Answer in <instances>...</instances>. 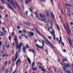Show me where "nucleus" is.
<instances>
[{"label":"nucleus","mask_w":73,"mask_h":73,"mask_svg":"<svg viewBox=\"0 0 73 73\" xmlns=\"http://www.w3.org/2000/svg\"><path fill=\"white\" fill-rule=\"evenodd\" d=\"M37 33H38V35H41V34H40V32H38V31H37Z\"/></svg>","instance_id":"a19ab883"},{"label":"nucleus","mask_w":73,"mask_h":73,"mask_svg":"<svg viewBox=\"0 0 73 73\" xmlns=\"http://www.w3.org/2000/svg\"><path fill=\"white\" fill-rule=\"evenodd\" d=\"M62 61L63 64L65 63V61H67V60H66L64 58L63 59H62Z\"/></svg>","instance_id":"9d476101"},{"label":"nucleus","mask_w":73,"mask_h":73,"mask_svg":"<svg viewBox=\"0 0 73 73\" xmlns=\"http://www.w3.org/2000/svg\"><path fill=\"white\" fill-rule=\"evenodd\" d=\"M67 15L68 16H70V14L69 13H68Z\"/></svg>","instance_id":"c03bdc74"},{"label":"nucleus","mask_w":73,"mask_h":73,"mask_svg":"<svg viewBox=\"0 0 73 73\" xmlns=\"http://www.w3.org/2000/svg\"><path fill=\"white\" fill-rule=\"evenodd\" d=\"M28 9H30L31 12H33V10H32V8H30Z\"/></svg>","instance_id":"6ab92c4d"},{"label":"nucleus","mask_w":73,"mask_h":73,"mask_svg":"<svg viewBox=\"0 0 73 73\" xmlns=\"http://www.w3.org/2000/svg\"><path fill=\"white\" fill-rule=\"evenodd\" d=\"M66 64L67 65V66H68V68H70V65L69 64Z\"/></svg>","instance_id":"393cba45"},{"label":"nucleus","mask_w":73,"mask_h":73,"mask_svg":"<svg viewBox=\"0 0 73 73\" xmlns=\"http://www.w3.org/2000/svg\"><path fill=\"white\" fill-rule=\"evenodd\" d=\"M26 47H27V48H29V46L28 45V44H27L26 45Z\"/></svg>","instance_id":"f704fd0d"},{"label":"nucleus","mask_w":73,"mask_h":73,"mask_svg":"<svg viewBox=\"0 0 73 73\" xmlns=\"http://www.w3.org/2000/svg\"><path fill=\"white\" fill-rule=\"evenodd\" d=\"M15 44L17 45H19V44H18V43L17 42V41H15Z\"/></svg>","instance_id":"7c9ffc66"},{"label":"nucleus","mask_w":73,"mask_h":73,"mask_svg":"<svg viewBox=\"0 0 73 73\" xmlns=\"http://www.w3.org/2000/svg\"><path fill=\"white\" fill-rule=\"evenodd\" d=\"M25 24H26L27 25H28V26H29V27H31V25H30V24L28 23L25 22Z\"/></svg>","instance_id":"ddd939ff"},{"label":"nucleus","mask_w":73,"mask_h":73,"mask_svg":"<svg viewBox=\"0 0 73 73\" xmlns=\"http://www.w3.org/2000/svg\"><path fill=\"white\" fill-rule=\"evenodd\" d=\"M23 52L24 53H25L26 52V51L25 50V49H26V47H25V46H23Z\"/></svg>","instance_id":"6e6552de"},{"label":"nucleus","mask_w":73,"mask_h":73,"mask_svg":"<svg viewBox=\"0 0 73 73\" xmlns=\"http://www.w3.org/2000/svg\"><path fill=\"white\" fill-rule=\"evenodd\" d=\"M60 40L61 41V42H62V39H61V36L60 37Z\"/></svg>","instance_id":"5fc2aeb1"},{"label":"nucleus","mask_w":73,"mask_h":73,"mask_svg":"<svg viewBox=\"0 0 73 73\" xmlns=\"http://www.w3.org/2000/svg\"><path fill=\"white\" fill-rule=\"evenodd\" d=\"M69 43H70V45L72 46V41H71V40H70V41H69Z\"/></svg>","instance_id":"cd10ccee"},{"label":"nucleus","mask_w":73,"mask_h":73,"mask_svg":"<svg viewBox=\"0 0 73 73\" xmlns=\"http://www.w3.org/2000/svg\"><path fill=\"white\" fill-rule=\"evenodd\" d=\"M67 32L68 34H69V33H71V32L70 31V30H68H68L67 31Z\"/></svg>","instance_id":"412c9836"},{"label":"nucleus","mask_w":73,"mask_h":73,"mask_svg":"<svg viewBox=\"0 0 73 73\" xmlns=\"http://www.w3.org/2000/svg\"><path fill=\"white\" fill-rule=\"evenodd\" d=\"M8 73V69H7L5 71V73Z\"/></svg>","instance_id":"b1692460"},{"label":"nucleus","mask_w":73,"mask_h":73,"mask_svg":"<svg viewBox=\"0 0 73 73\" xmlns=\"http://www.w3.org/2000/svg\"><path fill=\"white\" fill-rule=\"evenodd\" d=\"M11 53H12V54H14V52L12 50L11 51Z\"/></svg>","instance_id":"3c124183"},{"label":"nucleus","mask_w":73,"mask_h":73,"mask_svg":"<svg viewBox=\"0 0 73 73\" xmlns=\"http://www.w3.org/2000/svg\"><path fill=\"white\" fill-rule=\"evenodd\" d=\"M50 22L51 23H50V25L52 27V26H53V25H52V21L50 20V19H48L47 21V24H49V22Z\"/></svg>","instance_id":"20e7f679"},{"label":"nucleus","mask_w":73,"mask_h":73,"mask_svg":"<svg viewBox=\"0 0 73 73\" xmlns=\"http://www.w3.org/2000/svg\"><path fill=\"white\" fill-rule=\"evenodd\" d=\"M11 1L9 2V3H11V5H13V7L14 8L16 9V6H15V4H14V3H13V1H12L13 0H11Z\"/></svg>","instance_id":"f257e3e1"},{"label":"nucleus","mask_w":73,"mask_h":73,"mask_svg":"<svg viewBox=\"0 0 73 73\" xmlns=\"http://www.w3.org/2000/svg\"><path fill=\"white\" fill-rule=\"evenodd\" d=\"M64 64V66H66V63H65Z\"/></svg>","instance_id":"774afa93"},{"label":"nucleus","mask_w":73,"mask_h":73,"mask_svg":"<svg viewBox=\"0 0 73 73\" xmlns=\"http://www.w3.org/2000/svg\"><path fill=\"white\" fill-rule=\"evenodd\" d=\"M14 40L15 41H17V36H14Z\"/></svg>","instance_id":"4468645a"},{"label":"nucleus","mask_w":73,"mask_h":73,"mask_svg":"<svg viewBox=\"0 0 73 73\" xmlns=\"http://www.w3.org/2000/svg\"><path fill=\"white\" fill-rule=\"evenodd\" d=\"M1 9H4V7H2V6H1Z\"/></svg>","instance_id":"680f3d73"},{"label":"nucleus","mask_w":73,"mask_h":73,"mask_svg":"<svg viewBox=\"0 0 73 73\" xmlns=\"http://www.w3.org/2000/svg\"><path fill=\"white\" fill-rule=\"evenodd\" d=\"M19 59H18L16 62V65H17V66L18 65V64H19Z\"/></svg>","instance_id":"9b49d317"},{"label":"nucleus","mask_w":73,"mask_h":73,"mask_svg":"<svg viewBox=\"0 0 73 73\" xmlns=\"http://www.w3.org/2000/svg\"><path fill=\"white\" fill-rule=\"evenodd\" d=\"M41 1H44V2H45L46 1V0H41Z\"/></svg>","instance_id":"6e6d98bb"},{"label":"nucleus","mask_w":73,"mask_h":73,"mask_svg":"<svg viewBox=\"0 0 73 73\" xmlns=\"http://www.w3.org/2000/svg\"><path fill=\"white\" fill-rule=\"evenodd\" d=\"M31 52H33V53L35 54V52L34 51V50H32Z\"/></svg>","instance_id":"8fccbe9b"},{"label":"nucleus","mask_w":73,"mask_h":73,"mask_svg":"<svg viewBox=\"0 0 73 73\" xmlns=\"http://www.w3.org/2000/svg\"><path fill=\"white\" fill-rule=\"evenodd\" d=\"M3 50H5V48H4V46H3Z\"/></svg>","instance_id":"052dcab7"},{"label":"nucleus","mask_w":73,"mask_h":73,"mask_svg":"<svg viewBox=\"0 0 73 73\" xmlns=\"http://www.w3.org/2000/svg\"><path fill=\"white\" fill-rule=\"evenodd\" d=\"M65 72L66 73H71L70 72L69 70H65Z\"/></svg>","instance_id":"a211bd4d"},{"label":"nucleus","mask_w":73,"mask_h":73,"mask_svg":"<svg viewBox=\"0 0 73 73\" xmlns=\"http://www.w3.org/2000/svg\"><path fill=\"white\" fill-rule=\"evenodd\" d=\"M22 46L21 45V44L19 45V52H20V50L21 49V47Z\"/></svg>","instance_id":"f8f14e48"},{"label":"nucleus","mask_w":73,"mask_h":73,"mask_svg":"<svg viewBox=\"0 0 73 73\" xmlns=\"http://www.w3.org/2000/svg\"><path fill=\"white\" fill-rule=\"evenodd\" d=\"M16 48L17 49H19V45H17L16 46Z\"/></svg>","instance_id":"ea45409f"},{"label":"nucleus","mask_w":73,"mask_h":73,"mask_svg":"<svg viewBox=\"0 0 73 73\" xmlns=\"http://www.w3.org/2000/svg\"><path fill=\"white\" fill-rule=\"evenodd\" d=\"M13 46H15V43H14V42H13Z\"/></svg>","instance_id":"13d9d810"},{"label":"nucleus","mask_w":73,"mask_h":73,"mask_svg":"<svg viewBox=\"0 0 73 73\" xmlns=\"http://www.w3.org/2000/svg\"><path fill=\"white\" fill-rule=\"evenodd\" d=\"M43 19V22H46V19L44 18Z\"/></svg>","instance_id":"5701e85b"},{"label":"nucleus","mask_w":73,"mask_h":73,"mask_svg":"<svg viewBox=\"0 0 73 73\" xmlns=\"http://www.w3.org/2000/svg\"><path fill=\"white\" fill-rule=\"evenodd\" d=\"M28 32L32 36H34V33L33 32H30L28 31Z\"/></svg>","instance_id":"0eeeda50"},{"label":"nucleus","mask_w":73,"mask_h":73,"mask_svg":"<svg viewBox=\"0 0 73 73\" xmlns=\"http://www.w3.org/2000/svg\"><path fill=\"white\" fill-rule=\"evenodd\" d=\"M17 29H20V26H19V25H17Z\"/></svg>","instance_id":"a878e982"},{"label":"nucleus","mask_w":73,"mask_h":73,"mask_svg":"<svg viewBox=\"0 0 73 73\" xmlns=\"http://www.w3.org/2000/svg\"><path fill=\"white\" fill-rule=\"evenodd\" d=\"M64 25V28H66V25H65V24H64V25Z\"/></svg>","instance_id":"4d7b16f0"},{"label":"nucleus","mask_w":73,"mask_h":73,"mask_svg":"<svg viewBox=\"0 0 73 73\" xmlns=\"http://www.w3.org/2000/svg\"><path fill=\"white\" fill-rule=\"evenodd\" d=\"M64 28H65L66 31L67 32H68V29H67V28H66V27Z\"/></svg>","instance_id":"37998d69"},{"label":"nucleus","mask_w":73,"mask_h":73,"mask_svg":"<svg viewBox=\"0 0 73 73\" xmlns=\"http://www.w3.org/2000/svg\"><path fill=\"white\" fill-rule=\"evenodd\" d=\"M27 1H28L29 3H30L31 1V0H27Z\"/></svg>","instance_id":"864d4df0"},{"label":"nucleus","mask_w":73,"mask_h":73,"mask_svg":"<svg viewBox=\"0 0 73 73\" xmlns=\"http://www.w3.org/2000/svg\"><path fill=\"white\" fill-rule=\"evenodd\" d=\"M65 6H68V7H73V5H70L69 4H65Z\"/></svg>","instance_id":"39448f33"},{"label":"nucleus","mask_w":73,"mask_h":73,"mask_svg":"<svg viewBox=\"0 0 73 73\" xmlns=\"http://www.w3.org/2000/svg\"><path fill=\"white\" fill-rule=\"evenodd\" d=\"M3 32L5 33H7V32L6 31H5V30L3 31Z\"/></svg>","instance_id":"0e129e2a"},{"label":"nucleus","mask_w":73,"mask_h":73,"mask_svg":"<svg viewBox=\"0 0 73 73\" xmlns=\"http://www.w3.org/2000/svg\"><path fill=\"white\" fill-rule=\"evenodd\" d=\"M28 60L29 61V63H30V64H31V60L30 59V58H29L28 57Z\"/></svg>","instance_id":"2eb2a0df"},{"label":"nucleus","mask_w":73,"mask_h":73,"mask_svg":"<svg viewBox=\"0 0 73 73\" xmlns=\"http://www.w3.org/2000/svg\"><path fill=\"white\" fill-rule=\"evenodd\" d=\"M36 47H37V48H38L39 46L37 44H36Z\"/></svg>","instance_id":"69168bd1"},{"label":"nucleus","mask_w":73,"mask_h":73,"mask_svg":"<svg viewBox=\"0 0 73 73\" xmlns=\"http://www.w3.org/2000/svg\"><path fill=\"white\" fill-rule=\"evenodd\" d=\"M57 28L60 31V28H59V27H58V26H57Z\"/></svg>","instance_id":"09e8293b"},{"label":"nucleus","mask_w":73,"mask_h":73,"mask_svg":"<svg viewBox=\"0 0 73 73\" xmlns=\"http://www.w3.org/2000/svg\"><path fill=\"white\" fill-rule=\"evenodd\" d=\"M38 48H41V46L39 45Z\"/></svg>","instance_id":"338daca9"},{"label":"nucleus","mask_w":73,"mask_h":73,"mask_svg":"<svg viewBox=\"0 0 73 73\" xmlns=\"http://www.w3.org/2000/svg\"><path fill=\"white\" fill-rule=\"evenodd\" d=\"M48 37L49 38V39H50V40H51V38H52V37H50V36H48Z\"/></svg>","instance_id":"de8ad7c7"},{"label":"nucleus","mask_w":73,"mask_h":73,"mask_svg":"<svg viewBox=\"0 0 73 73\" xmlns=\"http://www.w3.org/2000/svg\"><path fill=\"white\" fill-rule=\"evenodd\" d=\"M7 6H8V7H9V8H10V9H11V10L12 11H13L14 10V9H13V8H12V6L10 5L9 3H7Z\"/></svg>","instance_id":"f03ea898"},{"label":"nucleus","mask_w":73,"mask_h":73,"mask_svg":"<svg viewBox=\"0 0 73 73\" xmlns=\"http://www.w3.org/2000/svg\"><path fill=\"white\" fill-rule=\"evenodd\" d=\"M35 62H33V63L32 64V65H31V66H32V67H33V66H34V65H35Z\"/></svg>","instance_id":"dca6fc26"},{"label":"nucleus","mask_w":73,"mask_h":73,"mask_svg":"<svg viewBox=\"0 0 73 73\" xmlns=\"http://www.w3.org/2000/svg\"><path fill=\"white\" fill-rule=\"evenodd\" d=\"M40 17L41 18H43V17H45V16L44 15H42L41 14H40L39 15Z\"/></svg>","instance_id":"423d86ee"},{"label":"nucleus","mask_w":73,"mask_h":73,"mask_svg":"<svg viewBox=\"0 0 73 73\" xmlns=\"http://www.w3.org/2000/svg\"><path fill=\"white\" fill-rule=\"evenodd\" d=\"M4 68H5V67L3 66V69H2V71H4Z\"/></svg>","instance_id":"58836bf2"},{"label":"nucleus","mask_w":73,"mask_h":73,"mask_svg":"<svg viewBox=\"0 0 73 73\" xmlns=\"http://www.w3.org/2000/svg\"><path fill=\"white\" fill-rule=\"evenodd\" d=\"M46 15L47 16H48V17H49V16H50V15H49V14L48 13H46Z\"/></svg>","instance_id":"e433bc0d"},{"label":"nucleus","mask_w":73,"mask_h":73,"mask_svg":"<svg viewBox=\"0 0 73 73\" xmlns=\"http://www.w3.org/2000/svg\"><path fill=\"white\" fill-rule=\"evenodd\" d=\"M58 9L60 10V5H59V3H58Z\"/></svg>","instance_id":"4be33fe9"},{"label":"nucleus","mask_w":73,"mask_h":73,"mask_svg":"<svg viewBox=\"0 0 73 73\" xmlns=\"http://www.w3.org/2000/svg\"><path fill=\"white\" fill-rule=\"evenodd\" d=\"M23 42H21V43L19 44V45L21 44V45H22V46H23Z\"/></svg>","instance_id":"72a5a7b5"},{"label":"nucleus","mask_w":73,"mask_h":73,"mask_svg":"<svg viewBox=\"0 0 73 73\" xmlns=\"http://www.w3.org/2000/svg\"><path fill=\"white\" fill-rule=\"evenodd\" d=\"M19 32L20 34H21V33H23V31L22 30H19Z\"/></svg>","instance_id":"f3484780"},{"label":"nucleus","mask_w":73,"mask_h":73,"mask_svg":"<svg viewBox=\"0 0 73 73\" xmlns=\"http://www.w3.org/2000/svg\"><path fill=\"white\" fill-rule=\"evenodd\" d=\"M23 32L24 33H26V31H25V30H23Z\"/></svg>","instance_id":"473e14b6"},{"label":"nucleus","mask_w":73,"mask_h":73,"mask_svg":"<svg viewBox=\"0 0 73 73\" xmlns=\"http://www.w3.org/2000/svg\"><path fill=\"white\" fill-rule=\"evenodd\" d=\"M13 2L14 3V4H16V6L18 8H19V9H20V6H19V5H18V4H17V3L16 1H13Z\"/></svg>","instance_id":"7ed1b4c3"},{"label":"nucleus","mask_w":73,"mask_h":73,"mask_svg":"<svg viewBox=\"0 0 73 73\" xmlns=\"http://www.w3.org/2000/svg\"><path fill=\"white\" fill-rule=\"evenodd\" d=\"M62 68H63V69H64V70H65H65H66V69H65V67L63 66V67H62Z\"/></svg>","instance_id":"c9c22d12"},{"label":"nucleus","mask_w":73,"mask_h":73,"mask_svg":"<svg viewBox=\"0 0 73 73\" xmlns=\"http://www.w3.org/2000/svg\"><path fill=\"white\" fill-rule=\"evenodd\" d=\"M50 15L52 18H54V15L53 13H50Z\"/></svg>","instance_id":"1a4fd4ad"},{"label":"nucleus","mask_w":73,"mask_h":73,"mask_svg":"<svg viewBox=\"0 0 73 73\" xmlns=\"http://www.w3.org/2000/svg\"><path fill=\"white\" fill-rule=\"evenodd\" d=\"M67 27L68 29V31L69 30H70V29H69V25H68V23H67Z\"/></svg>","instance_id":"aec40b11"},{"label":"nucleus","mask_w":73,"mask_h":73,"mask_svg":"<svg viewBox=\"0 0 73 73\" xmlns=\"http://www.w3.org/2000/svg\"><path fill=\"white\" fill-rule=\"evenodd\" d=\"M1 34L2 35H3V36H4V34L3 33V32H1Z\"/></svg>","instance_id":"49530a36"},{"label":"nucleus","mask_w":73,"mask_h":73,"mask_svg":"<svg viewBox=\"0 0 73 73\" xmlns=\"http://www.w3.org/2000/svg\"><path fill=\"white\" fill-rule=\"evenodd\" d=\"M28 11H26L25 13H26V15H27L28 14Z\"/></svg>","instance_id":"bf43d9fd"},{"label":"nucleus","mask_w":73,"mask_h":73,"mask_svg":"<svg viewBox=\"0 0 73 73\" xmlns=\"http://www.w3.org/2000/svg\"><path fill=\"white\" fill-rule=\"evenodd\" d=\"M49 32L51 34L52 36H53V33H52V32L50 31H49Z\"/></svg>","instance_id":"4c0bfd02"},{"label":"nucleus","mask_w":73,"mask_h":73,"mask_svg":"<svg viewBox=\"0 0 73 73\" xmlns=\"http://www.w3.org/2000/svg\"><path fill=\"white\" fill-rule=\"evenodd\" d=\"M25 3L26 4H28L29 2L28 1H27H27H25Z\"/></svg>","instance_id":"a18cd8bd"},{"label":"nucleus","mask_w":73,"mask_h":73,"mask_svg":"<svg viewBox=\"0 0 73 73\" xmlns=\"http://www.w3.org/2000/svg\"><path fill=\"white\" fill-rule=\"evenodd\" d=\"M16 56L15 57V59H17V57H18V56H16Z\"/></svg>","instance_id":"e2e57ef3"},{"label":"nucleus","mask_w":73,"mask_h":73,"mask_svg":"<svg viewBox=\"0 0 73 73\" xmlns=\"http://www.w3.org/2000/svg\"><path fill=\"white\" fill-rule=\"evenodd\" d=\"M25 37L27 38V39H28V36H27L26 35H24Z\"/></svg>","instance_id":"bb28decb"},{"label":"nucleus","mask_w":73,"mask_h":73,"mask_svg":"<svg viewBox=\"0 0 73 73\" xmlns=\"http://www.w3.org/2000/svg\"><path fill=\"white\" fill-rule=\"evenodd\" d=\"M11 36H10L9 37V40H11Z\"/></svg>","instance_id":"603ef678"},{"label":"nucleus","mask_w":73,"mask_h":73,"mask_svg":"<svg viewBox=\"0 0 73 73\" xmlns=\"http://www.w3.org/2000/svg\"><path fill=\"white\" fill-rule=\"evenodd\" d=\"M51 3H52V5H53V0H50Z\"/></svg>","instance_id":"c85d7f7f"},{"label":"nucleus","mask_w":73,"mask_h":73,"mask_svg":"<svg viewBox=\"0 0 73 73\" xmlns=\"http://www.w3.org/2000/svg\"><path fill=\"white\" fill-rule=\"evenodd\" d=\"M33 70H36V68H34V67H33Z\"/></svg>","instance_id":"c756f323"},{"label":"nucleus","mask_w":73,"mask_h":73,"mask_svg":"<svg viewBox=\"0 0 73 73\" xmlns=\"http://www.w3.org/2000/svg\"><path fill=\"white\" fill-rule=\"evenodd\" d=\"M12 35L13 36H14V33L13 32L11 33Z\"/></svg>","instance_id":"2f4dec72"},{"label":"nucleus","mask_w":73,"mask_h":73,"mask_svg":"<svg viewBox=\"0 0 73 73\" xmlns=\"http://www.w3.org/2000/svg\"><path fill=\"white\" fill-rule=\"evenodd\" d=\"M19 38L20 39H22V37H21V36L20 35L19 36Z\"/></svg>","instance_id":"79ce46f5"}]
</instances>
